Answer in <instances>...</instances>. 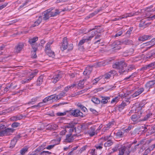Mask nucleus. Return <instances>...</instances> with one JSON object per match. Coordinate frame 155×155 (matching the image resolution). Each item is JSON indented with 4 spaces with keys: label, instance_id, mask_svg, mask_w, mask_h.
<instances>
[{
    "label": "nucleus",
    "instance_id": "nucleus-1",
    "mask_svg": "<svg viewBox=\"0 0 155 155\" xmlns=\"http://www.w3.org/2000/svg\"><path fill=\"white\" fill-rule=\"evenodd\" d=\"M113 67L114 68L118 69L120 74H123L127 70V64L124 61H120L116 62L113 64Z\"/></svg>",
    "mask_w": 155,
    "mask_h": 155
},
{
    "label": "nucleus",
    "instance_id": "nucleus-2",
    "mask_svg": "<svg viewBox=\"0 0 155 155\" xmlns=\"http://www.w3.org/2000/svg\"><path fill=\"white\" fill-rule=\"evenodd\" d=\"M122 44L125 45H132L133 44V42L131 40L129 39H125V40H123L121 41H116L113 43V45H122Z\"/></svg>",
    "mask_w": 155,
    "mask_h": 155
},
{
    "label": "nucleus",
    "instance_id": "nucleus-3",
    "mask_svg": "<svg viewBox=\"0 0 155 155\" xmlns=\"http://www.w3.org/2000/svg\"><path fill=\"white\" fill-rule=\"evenodd\" d=\"M48 10H49V13L50 15V16L51 17H54L55 16L57 15H58L59 14V13L61 12L62 11L64 12L67 11L68 10V9H66L65 8L63 9L62 10L59 11V10L57 9H54L52 8H50L49 9H48Z\"/></svg>",
    "mask_w": 155,
    "mask_h": 155
},
{
    "label": "nucleus",
    "instance_id": "nucleus-4",
    "mask_svg": "<svg viewBox=\"0 0 155 155\" xmlns=\"http://www.w3.org/2000/svg\"><path fill=\"white\" fill-rule=\"evenodd\" d=\"M69 114L71 115L74 117L83 116V114L80 110L78 109H76L74 110H71L69 111Z\"/></svg>",
    "mask_w": 155,
    "mask_h": 155
},
{
    "label": "nucleus",
    "instance_id": "nucleus-5",
    "mask_svg": "<svg viewBox=\"0 0 155 155\" xmlns=\"http://www.w3.org/2000/svg\"><path fill=\"white\" fill-rule=\"evenodd\" d=\"M24 43L23 42L19 43L15 47L14 51L16 53H20L24 47Z\"/></svg>",
    "mask_w": 155,
    "mask_h": 155
},
{
    "label": "nucleus",
    "instance_id": "nucleus-6",
    "mask_svg": "<svg viewBox=\"0 0 155 155\" xmlns=\"http://www.w3.org/2000/svg\"><path fill=\"white\" fill-rule=\"evenodd\" d=\"M62 73L60 72L54 75L52 78V82L55 84L58 82L62 77Z\"/></svg>",
    "mask_w": 155,
    "mask_h": 155
},
{
    "label": "nucleus",
    "instance_id": "nucleus-7",
    "mask_svg": "<svg viewBox=\"0 0 155 155\" xmlns=\"http://www.w3.org/2000/svg\"><path fill=\"white\" fill-rule=\"evenodd\" d=\"M92 71V68L91 67H88L86 68L85 71L84 72L83 74L84 75L86 76L84 78V79H86L89 78V75L91 74Z\"/></svg>",
    "mask_w": 155,
    "mask_h": 155
},
{
    "label": "nucleus",
    "instance_id": "nucleus-8",
    "mask_svg": "<svg viewBox=\"0 0 155 155\" xmlns=\"http://www.w3.org/2000/svg\"><path fill=\"white\" fill-rule=\"evenodd\" d=\"M17 108V107H15L13 106L12 107L7 109L0 112V115L5 114L7 113H10L12 111H15L16 110Z\"/></svg>",
    "mask_w": 155,
    "mask_h": 155
},
{
    "label": "nucleus",
    "instance_id": "nucleus-9",
    "mask_svg": "<svg viewBox=\"0 0 155 155\" xmlns=\"http://www.w3.org/2000/svg\"><path fill=\"white\" fill-rule=\"evenodd\" d=\"M130 147L131 146H130V147L124 146L121 147L119 150L118 155H124L126 151H130Z\"/></svg>",
    "mask_w": 155,
    "mask_h": 155
},
{
    "label": "nucleus",
    "instance_id": "nucleus-10",
    "mask_svg": "<svg viewBox=\"0 0 155 155\" xmlns=\"http://www.w3.org/2000/svg\"><path fill=\"white\" fill-rule=\"evenodd\" d=\"M68 43L67 41V38L65 37L63 38L62 40V44L61 47V49L62 51L68 48Z\"/></svg>",
    "mask_w": 155,
    "mask_h": 155
},
{
    "label": "nucleus",
    "instance_id": "nucleus-11",
    "mask_svg": "<svg viewBox=\"0 0 155 155\" xmlns=\"http://www.w3.org/2000/svg\"><path fill=\"white\" fill-rule=\"evenodd\" d=\"M49 10H47L46 11L44 12L43 13V19L44 21L48 20L49 18L51 17L49 13Z\"/></svg>",
    "mask_w": 155,
    "mask_h": 155
},
{
    "label": "nucleus",
    "instance_id": "nucleus-12",
    "mask_svg": "<svg viewBox=\"0 0 155 155\" xmlns=\"http://www.w3.org/2000/svg\"><path fill=\"white\" fill-rule=\"evenodd\" d=\"M25 116L22 114H19L15 116H13L11 118V120L12 121H17L18 120H21L23 117H25Z\"/></svg>",
    "mask_w": 155,
    "mask_h": 155
},
{
    "label": "nucleus",
    "instance_id": "nucleus-13",
    "mask_svg": "<svg viewBox=\"0 0 155 155\" xmlns=\"http://www.w3.org/2000/svg\"><path fill=\"white\" fill-rule=\"evenodd\" d=\"M89 40L87 38H85L84 37V39L81 40L78 44V49L80 50H82L83 49V46H82L85 42L89 41Z\"/></svg>",
    "mask_w": 155,
    "mask_h": 155
},
{
    "label": "nucleus",
    "instance_id": "nucleus-14",
    "mask_svg": "<svg viewBox=\"0 0 155 155\" xmlns=\"http://www.w3.org/2000/svg\"><path fill=\"white\" fill-rule=\"evenodd\" d=\"M102 30H100L99 29H97L96 31H93L91 32V35L89 36L87 38L89 41H90L94 36L98 35V33H100L102 31Z\"/></svg>",
    "mask_w": 155,
    "mask_h": 155
},
{
    "label": "nucleus",
    "instance_id": "nucleus-15",
    "mask_svg": "<svg viewBox=\"0 0 155 155\" xmlns=\"http://www.w3.org/2000/svg\"><path fill=\"white\" fill-rule=\"evenodd\" d=\"M152 37V35H144L138 38V40L140 41H144L148 39H150Z\"/></svg>",
    "mask_w": 155,
    "mask_h": 155
},
{
    "label": "nucleus",
    "instance_id": "nucleus-16",
    "mask_svg": "<svg viewBox=\"0 0 155 155\" xmlns=\"http://www.w3.org/2000/svg\"><path fill=\"white\" fill-rule=\"evenodd\" d=\"M144 89L143 88H141L138 89L133 94L132 96L133 97H135L141 94L143 91Z\"/></svg>",
    "mask_w": 155,
    "mask_h": 155
},
{
    "label": "nucleus",
    "instance_id": "nucleus-17",
    "mask_svg": "<svg viewBox=\"0 0 155 155\" xmlns=\"http://www.w3.org/2000/svg\"><path fill=\"white\" fill-rule=\"evenodd\" d=\"M38 37H35L32 38H29L28 40V43L30 45L36 43V42L38 40Z\"/></svg>",
    "mask_w": 155,
    "mask_h": 155
},
{
    "label": "nucleus",
    "instance_id": "nucleus-18",
    "mask_svg": "<svg viewBox=\"0 0 155 155\" xmlns=\"http://www.w3.org/2000/svg\"><path fill=\"white\" fill-rule=\"evenodd\" d=\"M42 20V18L41 16H39L38 19L37 21H35L33 24H32L31 25V27H34L38 26L41 23Z\"/></svg>",
    "mask_w": 155,
    "mask_h": 155
},
{
    "label": "nucleus",
    "instance_id": "nucleus-19",
    "mask_svg": "<svg viewBox=\"0 0 155 155\" xmlns=\"http://www.w3.org/2000/svg\"><path fill=\"white\" fill-rule=\"evenodd\" d=\"M155 84V80L147 82L145 85L146 87L147 88L152 87Z\"/></svg>",
    "mask_w": 155,
    "mask_h": 155
},
{
    "label": "nucleus",
    "instance_id": "nucleus-20",
    "mask_svg": "<svg viewBox=\"0 0 155 155\" xmlns=\"http://www.w3.org/2000/svg\"><path fill=\"white\" fill-rule=\"evenodd\" d=\"M100 98L101 99V102L103 104L107 103L108 102V100L110 99V97H109L100 96Z\"/></svg>",
    "mask_w": 155,
    "mask_h": 155
},
{
    "label": "nucleus",
    "instance_id": "nucleus-21",
    "mask_svg": "<svg viewBox=\"0 0 155 155\" xmlns=\"http://www.w3.org/2000/svg\"><path fill=\"white\" fill-rule=\"evenodd\" d=\"M73 140V137L71 136V134H69L66 135V137L65 140V141L68 143H70L72 142Z\"/></svg>",
    "mask_w": 155,
    "mask_h": 155
},
{
    "label": "nucleus",
    "instance_id": "nucleus-22",
    "mask_svg": "<svg viewBox=\"0 0 155 155\" xmlns=\"http://www.w3.org/2000/svg\"><path fill=\"white\" fill-rule=\"evenodd\" d=\"M53 43V41H49L47 44V45L45 47V53H48V51H49L51 50L50 46Z\"/></svg>",
    "mask_w": 155,
    "mask_h": 155
},
{
    "label": "nucleus",
    "instance_id": "nucleus-23",
    "mask_svg": "<svg viewBox=\"0 0 155 155\" xmlns=\"http://www.w3.org/2000/svg\"><path fill=\"white\" fill-rule=\"evenodd\" d=\"M155 54V49L148 53L146 55V57L147 58H150L153 57Z\"/></svg>",
    "mask_w": 155,
    "mask_h": 155
},
{
    "label": "nucleus",
    "instance_id": "nucleus-24",
    "mask_svg": "<svg viewBox=\"0 0 155 155\" xmlns=\"http://www.w3.org/2000/svg\"><path fill=\"white\" fill-rule=\"evenodd\" d=\"M17 141V139L16 138H14L12 140L11 142L10 148H13L15 147Z\"/></svg>",
    "mask_w": 155,
    "mask_h": 155
},
{
    "label": "nucleus",
    "instance_id": "nucleus-25",
    "mask_svg": "<svg viewBox=\"0 0 155 155\" xmlns=\"http://www.w3.org/2000/svg\"><path fill=\"white\" fill-rule=\"evenodd\" d=\"M31 0H27L20 6L19 8H21L23 7H25L31 4L30 2H31Z\"/></svg>",
    "mask_w": 155,
    "mask_h": 155
},
{
    "label": "nucleus",
    "instance_id": "nucleus-26",
    "mask_svg": "<svg viewBox=\"0 0 155 155\" xmlns=\"http://www.w3.org/2000/svg\"><path fill=\"white\" fill-rule=\"evenodd\" d=\"M152 115V114L151 113H149V114H147L140 121H144L147 120L149 118H150L151 117V116Z\"/></svg>",
    "mask_w": 155,
    "mask_h": 155
},
{
    "label": "nucleus",
    "instance_id": "nucleus-27",
    "mask_svg": "<svg viewBox=\"0 0 155 155\" xmlns=\"http://www.w3.org/2000/svg\"><path fill=\"white\" fill-rule=\"evenodd\" d=\"M138 114H135L132 116L131 119L133 121H136L140 117V116Z\"/></svg>",
    "mask_w": 155,
    "mask_h": 155
},
{
    "label": "nucleus",
    "instance_id": "nucleus-28",
    "mask_svg": "<svg viewBox=\"0 0 155 155\" xmlns=\"http://www.w3.org/2000/svg\"><path fill=\"white\" fill-rule=\"evenodd\" d=\"M5 135H10L13 132L14 130L12 128H7L5 129Z\"/></svg>",
    "mask_w": 155,
    "mask_h": 155
},
{
    "label": "nucleus",
    "instance_id": "nucleus-29",
    "mask_svg": "<svg viewBox=\"0 0 155 155\" xmlns=\"http://www.w3.org/2000/svg\"><path fill=\"white\" fill-rule=\"evenodd\" d=\"M91 101L94 104H99L101 101L97 97H93L92 98Z\"/></svg>",
    "mask_w": 155,
    "mask_h": 155
},
{
    "label": "nucleus",
    "instance_id": "nucleus-30",
    "mask_svg": "<svg viewBox=\"0 0 155 155\" xmlns=\"http://www.w3.org/2000/svg\"><path fill=\"white\" fill-rule=\"evenodd\" d=\"M113 143V142L110 140H107L104 144L105 147H109L111 146Z\"/></svg>",
    "mask_w": 155,
    "mask_h": 155
},
{
    "label": "nucleus",
    "instance_id": "nucleus-31",
    "mask_svg": "<svg viewBox=\"0 0 155 155\" xmlns=\"http://www.w3.org/2000/svg\"><path fill=\"white\" fill-rule=\"evenodd\" d=\"M48 101H51V102H53L54 101L56 100V98L54 95H52L47 97Z\"/></svg>",
    "mask_w": 155,
    "mask_h": 155
},
{
    "label": "nucleus",
    "instance_id": "nucleus-32",
    "mask_svg": "<svg viewBox=\"0 0 155 155\" xmlns=\"http://www.w3.org/2000/svg\"><path fill=\"white\" fill-rule=\"evenodd\" d=\"M44 76L43 75H41L37 80V84L38 85H40L43 82V80Z\"/></svg>",
    "mask_w": 155,
    "mask_h": 155
},
{
    "label": "nucleus",
    "instance_id": "nucleus-33",
    "mask_svg": "<svg viewBox=\"0 0 155 155\" xmlns=\"http://www.w3.org/2000/svg\"><path fill=\"white\" fill-rule=\"evenodd\" d=\"M34 77V76L29 77L28 78L25 79L21 81V83L22 84H25L29 82V81L31 80Z\"/></svg>",
    "mask_w": 155,
    "mask_h": 155
},
{
    "label": "nucleus",
    "instance_id": "nucleus-34",
    "mask_svg": "<svg viewBox=\"0 0 155 155\" xmlns=\"http://www.w3.org/2000/svg\"><path fill=\"white\" fill-rule=\"evenodd\" d=\"M119 147V145L118 144L116 145L112 149L111 151L110 152V154L111 153L116 152L118 150Z\"/></svg>",
    "mask_w": 155,
    "mask_h": 155
},
{
    "label": "nucleus",
    "instance_id": "nucleus-35",
    "mask_svg": "<svg viewBox=\"0 0 155 155\" xmlns=\"http://www.w3.org/2000/svg\"><path fill=\"white\" fill-rule=\"evenodd\" d=\"M86 81V79H84L80 81L78 84V86L81 88H82L84 86V81Z\"/></svg>",
    "mask_w": 155,
    "mask_h": 155
},
{
    "label": "nucleus",
    "instance_id": "nucleus-36",
    "mask_svg": "<svg viewBox=\"0 0 155 155\" xmlns=\"http://www.w3.org/2000/svg\"><path fill=\"white\" fill-rule=\"evenodd\" d=\"M39 98L38 97H36L33 98L31 99V101L29 102L28 104H34L35 102L37 101L38 99Z\"/></svg>",
    "mask_w": 155,
    "mask_h": 155
},
{
    "label": "nucleus",
    "instance_id": "nucleus-37",
    "mask_svg": "<svg viewBox=\"0 0 155 155\" xmlns=\"http://www.w3.org/2000/svg\"><path fill=\"white\" fill-rule=\"evenodd\" d=\"M66 94V93L64 92H62L60 93L56 97V100H58L59 99H60L63 97Z\"/></svg>",
    "mask_w": 155,
    "mask_h": 155
},
{
    "label": "nucleus",
    "instance_id": "nucleus-38",
    "mask_svg": "<svg viewBox=\"0 0 155 155\" xmlns=\"http://www.w3.org/2000/svg\"><path fill=\"white\" fill-rule=\"evenodd\" d=\"M31 47L33 49V51H37L38 47V44L36 43L35 44H32L31 45Z\"/></svg>",
    "mask_w": 155,
    "mask_h": 155
},
{
    "label": "nucleus",
    "instance_id": "nucleus-39",
    "mask_svg": "<svg viewBox=\"0 0 155 155\" xmlns=\"http://www.w3.org/2000/svg\"><path fill=\"white\" fill-rule=\"evenodd\" d=\"M75 123H69L67 124L65 126L66 129L67 128H70L74 127L75 124Z\"/></svg>",
    "mask_w": 155,
    "mask_h": 155
},
{
    "label": "nucleus",
    "instance_id": "nucleus-40",
    "mask_svg": "<svg viewBox=\"0 0 155 155\" xmlns=\"http://www.w3.org/2000/svg\"><path fill=\"white\" fill-rule=\"evenodd\" d=\"M28 149L27 147H24L22 148L20 151V154L21 155H24L25 153L27 152Z\"/></svg>",
    "mask_w": 155,
    "mask_h": 155
},
{
    "label": "nucleus",
    "instance_id": "nucleus-41",
    "mask_svg": "<svg viewBox=\"0 0 155 155\" xmlns=\"http://www.w3.org/2000/svg\"><path fill=\"white\" fill-rule=\"evenodd\" d=\"M46 53L49 57L53 58L55 56L54 52L51 50H50L49 51H48V53Z\"/></svg>",
    "mask_w": 155,
    "mask_h": 155
},
{
    "label": "nucleus",
    "instance_id": "nucleus-42",
    "mask_svg": "<svg viewBox=\"0 0 155 155\" xmlns=\"http://www.w3.org/2000/svg\"><path fill=\"white\" fill-rule=\"evenodd\" d=\"M134 52V50L133 48H130L129 50H127L125 51V53H126L127 55H131L133 54Z\"/></svg>",
    "mask_w": 155,
    "mask_h": 155
},
{
    "label": "nucleus",
    "instance_id": "nucleus-43",
    "mask_svg": "<svg viewBox=\"0 0 155 155\" xmlns=\"http://www.w3.org/2000/svg\"><path fill=\"white\" fill-rule=\"evenodd\" d=\"M104 79L105 80L109 79L111 77V74L108 72L105 73L103 76Z\"/></svg>",
    "mask_w": 155,
    "mask_h": 155
},
{
    "label": "nucleus",
    "instance_id": "nucleus-44",
    "mask_svg": "<svg viewBox=\"0 0 155 155\" xmlns=\"http://www.w3.org/2000/svg\"><path fill=\"white\" fill-rule=\"evenodd\" d=\"M51 130L54 131L57 129L58 128V126L57 124L52 123L51 124Z\"/></svg>",
    "mask_w": 155,
    "mask_h": 155
},
{
    "label": "nucleus",
    "instance_id": "nucleus-45",
    "mask_svg": "<svg viewBox=\"0 0 155 155\" xmlns=\"http://www.w3.org/2000/svg\"><path fill=\"white\" fill-rule=\"evenodd\" d=\"M116 135L117 137H122L124 136V133L120 131L116 133Z\"/></svg>",
    "mask_w": 155,
    "mask_h": 155
},
{
    "label": "nucleus",
    "instance_id": "nucleus-46",
    "mask_svg": "<svg viewBox=\"0 0 155 155\" xmlns=\"http://www.w3.org/2000/svg\"><path fill=\"white\" fill-rule=\"evenodd\" d=\"M126 105V104L125 102H123L120 105L118 106V108L119 110H121L124 109V107Z\"/></svg>",
    "mask_w": 155,
    "mask_h": 155
},
{
    "label": "nucleus",
    "instance_id": "nucleus-47",
    "mask_svg": "<svg viewBox=\"0 0 155 155\" xmlns=\"http://www.w3.org/2000/svg\"><path fill=\"white\" fill-rule=\"evenodd\" d=\"M133 30V28H129L128 30L127 31L126 33V35H127V37H129L130 34L131 33L132 31Z\"/></svg>",
    "mask_w": 155,
    "mask_h": 155
},
{
    "label": "nucleus",
    "instance_id": "nucleus-48",
    "mask_svg": "<svg viewBox=\"0 0 155 155\" xmlns=\"http://www.w3.org/2000/svg\"><path fill=\"white\" fill-rule=\"evenodd\" d=\"M91 130H90L88 131V133L90 136L92 137L94 135L95 132H94V130L93 131H92V127L91 128Z\"/></svg>",
    "mask_w": 155,
    "mask_h": 155
},
{
    "label": "nucleus",
    "instance_id": "nucleus-49",
    "mask_svg": "<svg viewBox=\"0 0 155 155\" xmlns=\"http://www.w3.org/2000/svg\"><path fill=\"white\" fill-rule=\"evenodd\" d=\"M67 113L69 114V111H67L63 113L58 112L57 113V115L58 116H63L66 115Z\"/></svg>",
    "mask_w": 155,
    "mask_h": 155
},
{
    "label": "nucleus",
    "instance_id": "nucleus-50",
    "mask_svg": "<svg viewBox=\"0 0 155 155\" xmlns=\"http://www.w3.org/2000/svg\"><path fill=\"white\" fill-rule=\"evenodd\" d=\"M45 41L43 40H41L40 42L38 44V47H40L41 49L43 47V45L45 44Z\"/></svg>",
    "mask_w": 155,
    "mask_h": 155
},
{
    "label": "nucleus",
    "instance_id": "nucleus-51",
    "mask_svg": "<svg viewBox=\"0 0 155 155\" xmlns=\"http://www.w3.org/2000/svg\"><path fill=\"white\" fill-rule=\"evenodd\" d=\"M144 104H138V105L137 108V110H141L143 107H144Z\"/></svg>",
    "mask_w": 155,
    "mask_h": 155
},
{
    "label": "nucleus",
    "instance_id": "nucleus-52",
    "mask_svg": "<svg viewBox=\"0 0 155 155\" xmlns=\"http://www.w3.org/2000/svg\"><path fill=\"white\" fill-rule=\"evenodd\" d=\"M119 97H117L114 98L111 101V103H113L117 102L119 101Z\"/></svg>",
    "mask_w": 155,
    "mask_h": 155
},
{
    "label": "nucleus",
    "instance_id": "nucleus-53",
    "mask_svg": "<svg viewBox=\"0 0 155 155\" xmlns=\"http://www.w3.org/2000/svg\"><path fill=\"white\" fill-rule=\"evenodd\" d=\"M45 148H46V147H45V143H43L41 146H40L39 147H38V150H42Z\"/></svg>",
    "mask_w": 155,
    "mask_h": 155
},
{
    "label": "nucleus",
    "instance_id": "nucleus-54",
    "mask_svg": "<svg viewBox=\"0 0 155 155\" xmlns=\"http://www.w3.org/2000/svg\"><path fill=\"white\" fill-rule=\"evenodd\" d=\"M137 75V73H133L131 75H130L129 76L126 78L125 79L127 80L129 78H132L133 77H135Z\"/></svg>",
    "mask_w": 155,
    "mask_h": 155
},
{
    "label": "nucleus",
    "instance_id": "nucleus-55",
    "mask_svg": "<svg viewBox=\"0 0 155 155\" xmlns=\"http://www.w3.org/2000/svg\"><path fill=\"white\" fill-rule=\"evenodd\" d=\"M103 145V143H100L99 145H95V147L97 149H99L101 150L102 148V146Z\"/></svg>",
    "mask_w": 155,
    "mask_h": 155
},
{
    "label": "nucleus",
    "instance_id": "nucleus-56",
    "mask_svg": "<svg viewBox=\"0 0 155 155\" xmlns=\"http://www.w3.org/2000/svg\"><path fill=\"white\" fill-rule=\"evenodd\" d=\"M43 102H41L39 103L37 105H34L31 107L32 108H35V107H40L42 106L43 105Z\"/></svg>",
    "mask_w": 155,
    "mask_h": 155
},
{
    "label": "nucleus",
    "instance_id": "nucleus-57",
    "mask_svg": "<svg viewBox=\"0 0 155 155\" xmlns=\"http://www.w3.org/2000/svg\"><path fill=\"white\" fill-rule=\"evenodd\" d=\"M36 51H31V52L32 53L31 57L32 58H36L37 57V56L36 54Z\"/></svg>",
    "mask_w": 155,
    "mask_h": 155
},
{
    "label": "nucleus",
    "instance_id": "nucleus-58",
    "mask_svg": "<svg viewBox=\"0 0 155 155\" xmlns=\"http://www.w3.org/2000/svg\"><path fill=\"white\" fill-rule=\"evenodd\" d=\"M44 153H45V155L47 154L51 155V153L48 151H43L41 152L40 154L42 155H43Z\"/></svg>",
    "mask_w": 155,
    "mask_h": 155
},
{
    "label": "nucleus",
    "instance_id": "nucleus-59",
    "mask_svg": "<svg viewBox=\"0 0 155 155\" xmlns=\"http://www.w3.org/2000/svg\"><path fill=\"white\" fill-rule=\"evenodd\" d=\"M38 71L37 70H35L34 71L32 72L30 74V76L29 77H31V76H34L36 75V74L38 73Z\"/></svg>",
    "mask_w": 155,
    "mask_h": 155
},
{
    "label": "nucleus",
    "instance_id": "nucleus-60",
    "mask_svg": "<svg viewBox=\"0 0 155 155\" xmlns=\"http://www.w3.org/2000/svg\"><path fill=\"white\" fill-rule=\"evenodd\" d=\"M5 129L0 130V137L5 135Z\"/></svg>",
    "mask_w": 155,
    "mask_h": 155
},
{
    "label": "nucleus",
    "instance_id": "nucleus-61",
    "mask_svg": "<svg viewBox=\"0 0 155 155\" xmlns=\"http://www.w3.org/2000/svg\"><path fill=\"white\" fill-rule=\"evenodd\" d=\"M134 68V67L132 65H130L129 66H127V70L126 72H128L129 71H131Z\"/></svg>",
    "mask_w": 155,
    "mask_h": 155
},
{
    "label": "nucleus",
    "instance_id": "nucleus-62",
    "mask_svg": "<svg viewBox=\"0 0 155 155\" xmlns=\"http://www.w3.org/2000/svg\"><path fill=\"white\" fill-rule=\"evenodd\" d=\"M100 79V77L94 79L93 81V84H95L97 83Z\"/></svg>",
    "mask_w": 155,
    "mask_h": 155
},
{
    "label": "nucleus",
    "instance_id": "nucleus-63",
    "mask_svg": "<svg viewBox=\"0 0 155 155\" xmlns=\"http://www.w3.org/2000/svg\"><path fill=\"white\" fill-rule=\"evenodd\" d=\"M19 125V123L17 122H15L12 124V126L13 127H18Z\"/></svg>",
    "mask_w": 155,
    "mask_h": 155
},
{
    "label": "nucleus",
    "instance_id": "nucleus-64",
    "mask_svg": "<svg viewBox=\"0 0 155 155\" xmlns=\"http://www.w3.org/2000/svg\"><path fill=\"white\" fill-rule=\"evenodd\" d=\"M123 32L122 31H120L118 32L114 36V38H116L117 37L119 36H120L123 33Z\"/></svg>",
    "mask_w": 155,
    "mask_h": 155
}]
</instances>
